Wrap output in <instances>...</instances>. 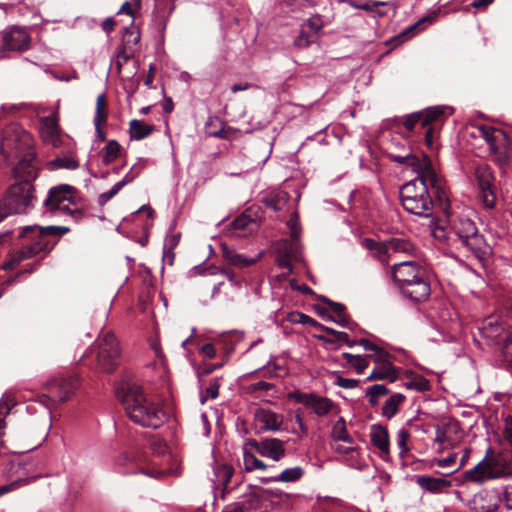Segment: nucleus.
I'll return each instance as SVG.
<instances>
[{"instance_id": "obj_1", "label": "nucleus", "mask_w": 512, "mask_h": 512, "mask_svg": "<svg viewBox=\"0 0 512 512\" xmlns=\"http://www.w3.org/2000/svg\"><path fill=\"white\" fill-rule=\"evenodd\" d=\"M389 159L401 165L409 166L417 175L400 188V200L403 208L410 214L428 218L433 213L431 192L441 198L444 194V182L435 171L428 156L418 157L409 149L404 154L389 153Z\"/></svg>"}, {"instance_id": "obj_2", "label": "nucleus", "mask_w": 512, "mask_h": 512, "mask_svg": "<svg viewBox=\"0 0 512 512\" xmlns=\"http://www.w3.org/2000/svg\"><path fill=\"white\" fill-rule=\"evenodd\" d=\"M432 232L435 238L453 241L458 248L471 253L480 262L486 261L492 253L491 246L475 222L467 216L451 217L445 225H437Z\"/></svg>"}, {"instance_id": "obj_3", "label": "nucleus", "mask_w": 512, "mask_h": 512, "mask_svg": "<svg viewBox=\"0 0 512 512\" xmlns=\"http://www.w3.org/2000/svg\"><path fill=\"white\" fill-rule=\"evenodd\" d=\"M117 396L128 417L136 424L151 429L161 427L168 419L163 407L144 394L137 386L118 389Z\"/></svg>"}, {"instance_id": "obj_4", "label": "nucleus", "mask_w": 512, "mask_h": 512, "mask_svg": "<svg viewBox=\"0 0 512 512\" xmlns=\"http://www.w3.org/2000/svg\"><path fill=\"white\" fill-rule=\"evenodd\" d=\"M69 228L64 226H25L19 232L18 237L28 238L30 244L25 245L16 254L12 255L11 258L2 265L3 270L15 269L23 260L32 258L39 253L50 252L56 242H52L49 237H59L66 234Z\"/></svg>"}, {"instance_id": "obj_5", "label": "nucleus", "mask_w": 512, "mask_h": 512, "mask_svg": "<svg viewBox=\"0 0 512 512\" xmlns=\"http://www.w3.org/2000/svg\"><path fill=\"white\" fill-rule=\"evenodd\" d=\"M3 200L11 214L27 213L36 201L34 186L30 181L16 182L6 190Z\"/></svg>"}, {"instance_id": "obj_6", "label": "nucleus", "mask_w": 512, "mask_h": 512, "mask_svg": "<svg viewBox=\"0 0 512 512\" xmlns=\"http://www.w3.org/2000/svg\"><path fill=\"white\" fill-rule=\"evenodd\" d=\"M96 350L97 367L105 373H112L120 363V350L114 334L108 332L99 338Z\"/></svg>"}, {"instance_id": "obj_7", "label": "nucleus", "mask_w": 512, "mask_h": 512, "mask_svg": "<svg viewBox=\"0 0 512 512\" xmlns=\"http://www.w3.org/2000/svg\"><path fill=\"white\" fill-rule=\"evenodd\" d=\"M477 199L485 209H494L497 201L495 178L490 166L478 165L475 168Z\"/></svg>"}, {"instance_id": "obj_8", "label": "nucleus", "mask_w": 512, "mask_h": 512, "mask_svg": "<svg viewBox=\"0 0 512 512\" xmlns=\"http://www.w3.org/2000/svg\"><path fill=\"white\" fill-rule=\"evenodd\" d=\"M74 187L68 184H60L49 189L47 196L43 202L45 212L51 214L69 215L72 213L71 204H75L73 200Z\"/></svg>"}, {"instance_id": "obj_9", "label": "nucleus", "mask_w": 512, "mask_h": 512, "mask_svg": "<svg viewBox=\"0 0 512 512\" xmlns=\"http://www.w3.org/2000/svg\"><path fill=\"white\" fill-rule=\"evenodd\" d=\"M289 398L311 409L318 417L328 415L335 406L331 399L316 393L293 391L289 393Z\"/></svg>"}, {"instance_id": "obj_10", "label": "nucleus", "mask_w": 512, "mask_h": 512, "mask_svg": "<svg viewBox=\"0 0 512 512\" xmlns=\"http://www.w3.org/2000/svg\"><path fill=\"white\" fill-rule=\"evenodd\" d=\"M31 37L25 27L12 26L2 35L1 51L23 52L29 49Z\"/></svg>"}, {"instance_id": "obj_11", "label": "nucleus", "mask_w": 512, "mask_h": 512, "mask_svg": "<svg viewBox=\"0 0 512 512\" xmlns=\"http://www.w3.org/2000/svg\"><path fill=\"white\" fill-rule=\"evenodd\" d=\"M454 109L450 106H434L423 111L414 112L406 116L404 126L408 130H412L417 123L423 128L428 126L432 121L438 120L443 115H451Z\"/></svg>"}, {"instance_id": "obj_12", "label": "nucleus", "mask_w": 512, "mask_h": 512, "mask_svg": "<svg viewBox=\"0 0 512 512\" xmlns=\"http://www.w3.org/2000/svg\"><path fill=\"white\" fill-rule=\"evenodd\" d=\"M78 387L79 378L77 375L54 379L48 385L49 397L55 402L67 401L75 393Z\"/></svg>"}, {"instance_id": "obj_13", "label": "nucleus", "mask_w": 512, "mask_h": 512, "mask_svg": "<svg viewBox=\"0 0 512 512\" xmlns=\"http://www.w3.org/2000/svg\"><path fill=\"white\" fill-rule=\"evenodd\" d=\"M248 444L261 456L273 461H280L286 455L284 441L278 438H264L261 440H249Z\"/></svg>"}, {"instance_id": "obj_14", "label": "nucleus", "mask_w": 512, "mask_h": 512, "mask_svg": "<svg viewBox=\"0 0 512 512\" xmlns=\"http://www.w3.org/2000/svg\"><path fill=\"white\" fill-rule=\"evenodd\" d=\"M423 273H425L424 270L414 261L405 260L392 266V277L399 288L408 285L409 282L420 277Z\"/></svg>"}, {"instance_id": "obj_15", "label": "nucleus", "mask_w": 512, "mask_h": 512, "mask_svg": "<svg viewBox=\"0 0 512 512\" xmlns=\"http://www.w3.org/2000/svg\"><path fill=\"white\" fill-rule=\"evenodd\" d=\"M400 291L405 298L413 302L426 300L431 292L430 284L425 277V273L415 278L408 285L400 286Z\"/></svg>"}, {"instance_id": "obj_16", "label": "nucleus", "mask_w": 512, "mask_h": 512, "mask_svg": "<svg viewBox=\"0 0 512 512\" xmlns=\"http://www.w3.org/2000/svg\"><path fill=\"white\" fill-rule=\"evenodd\" d=\"M254 418L260 431H279L283 424L281 414L265 408H258Z\"/></svg>"}, {"instance_id": "obj_17", "label": "nucleus", "mask_w": 512, "mask_h": 512, "mask_svg": "<svg viewBox=\"0 0 512 512\" xmlns=\"http://www.w3.org/2000/svg\"><path fill=\"white\" fill-rule=\"evenodd\" d=\"M389 354L386 352V355L382 358L377 359V356H374L373 359L377 363V366L373 369L370 375L367 377V381L371 380H388L393 383L397 380V371L393 364L388 360Z\"/></svg>"}, {"instance_id": "obj_18", "label": "nucleus", "mask_w": 512, "mask_h": 512, "mask_svg": "<svg viewBox=\"0 0 512 512\" xmlns=\"http://www.w3.org/2000/svg\"><path fill=\"white\" fill-rule=\"evenodd\" d=\"M222 255L225 261L236 268L242 269L256 264L263 256V252H259L255 257H248L244 254L236 252L226 244L221 246Z\"/></svg>"}, {"instance_id": "obj_19", "label": "nucleus", "mask_w": 512, "mask_h": 512, "mask_svg": "<svg viewBox=\"0 0 512 512\" xmlns=\"http://www.w3.org/2000/svg\"><path fill=\"white\" fill-rule=\"evenodd\" d=\"M370 440L379 450L382 459L386 460L390 454V442L388 430L381 424H373L370 427Z\"/></svg>"}, {"instance_id": "obj_20", "label": "nucleus", "mask_w": 512, "mask_h": 512, "mask_svg": "<svg viewBox=\"0 0 512 512\" xmlns=\"http://www.w3.org/2000/svg\"><path fill=\"white\" fill-rule=\"evenodd\" d=\"M40 134L44 142L57 146L59 142L58 116L52 113L40 119Z\"/></svg>"}, {"instance_id": "obj_21", "label": "nucleus", "mask_w": 512, "mask_h": 512, "mask_svg": "<svg viewBox=\"0 0 512 512\" xmlns=\"http://www.w3.org/2000/svg\"><path fill=\"white\" fill-rule=\"evenodd\" d=\"M415 482L424 491L438 494L451 486V482L445 478H434L427 475H415Z\"/></svg>"}, {"instance_id": "obj_22", "label": "nucleus", "mask_w": 512, "mask_h": 512, "mask_svg": "<svg viewBox=\"0 0 512 512\" xmlns=\"http://www.w3.org/2000/svg\"><path fill=\"white\" fill-rule=\"evenodd\" d=\"M512 464V431H506L504 437V443L502 445V450L497 455L495 459V465L501 467L502 470L499 472H505L506 476L512 475V470L506 471L508 466Z\"/></svg>"}, {"instance_id": "obj_23", "label": "nucleus", "mask_w": 512, "mask_h": 512, "mask_svg": "<svg viewBox=\"0 0 512 512\" xmlns=\"http://www.w3.org/2000/svg\"><path fill=\"white\" fill-rule=\"evenodd\" d=\"M488 464H484V460L479 462L474 468L466 471V478L470 479L474 482H484L488 479H494V478H500L504 477L506 473L503 472H496L491 473L487 470Z\"/></svg>"}, {"instance_id": "obj_24", "label": "nucleus", "mask_w": 512, "mask_h": 512, "mask_svg": "<svg viewBox=\"0 0 512 512\" xmlns=\"http://www.w3.org/2000/svg\"><path fill=\"white\" fill-rule=\"evenodd\" d=\"M488 464H484V460L479 462L474 468L466 471V478L470 479L474 482H484L488 479H494V478H500L504 477L506 473L503 472H496L491 473L487 470Z\"/></svg>"}, {"instance_id": "obj_25", "label": "nucleus", "mask_w": 512, "mask_h": 512, "mask_svg": "<svg viewBox=\"0 0 512 512\" xmlns=\"http://www.w3.org/2000/svg\"><path fill=\"white\" fill-rule=\"evenodd\" d=\"M488 464H484V460L479 462L474 468L466 471V478L470 479L474 482H484L488 479H494V478H500L504 477L506 473L503 472H496L491 473L487 470Z\"/></svg>"}, {"instance_id": "obj_26", "label": "nucleus", "mask_w": 512, "mask_h": 512, "mask_svg": "<svg viewBox=\"0 0 512 512\" xmlns=\"http://www.w3.org/2000/svg\"><path fill=\"white\" fill-rule=\"evenodd\" d=\"M331 22L332 19L328 16L314 14L303 23L302 28L317 40L321 30Z\"/></svg>"}, {"instance_id": "obj_27", "label": "nucleus", "mask_w": 512, "mask_h": 512, "mask_svg": "<svg viewBox=\"0 0 512 512\" xmlns=\"http://www.w3.org/2000/svg\"><path fill=\"white\" fill-rule=\"evenodd\" d=\"M289 200V195L287 192L282 190H275L269 192L262 198V203L272 209L273 211H282Z\"/></svg>"}, {"instance_id": "obj_28", "label": "nucleus", "mask_w": 512, "mask_h": 512, "mask_svg": "<svg viewBox=\"0 0 512 512\" xmlns=\"http://www.w3.org/2000/svg\"><path fill=\"white\" fill-rule=\"evenodd\" d=\"M405 400L406 396L402 393L392 394L385 401L381 410V415L388 420L392 419L399 412V406L403 404Z\"/></svg>"}, {"instance_id": "obj_29", "label": "nucleus", "mask_w": 512, "mask_h": 512, "mask_svg": "<svg viewBox=\"0 0 512 512\" xmlns=\"http://www.w3.org/2000/svg\"><path fill=\"white\" fill-rule=\"evenodd\" d=\"M15 173L24 178L23 181H32L37 178L38 171L32 158H24L14 168Z\"/></svg>"}, {"instance_id": "obj_30", "label": "nucleus", "mask_w": 512, "mask_h": 512, "mask_svg": "<svg viewBox=\"0 0 512 512\" xmlns=\"http://www.w3.org/2000/svg\"><path fill=\"white\" fill-rule=\"evenodd\" d=\"M154 131V125L146 124L142 120L133 119L129 124V133L132 140H142Z\"/></svg>"}, {"instance_id": "obj_31", "label": "nucleus", "mask_w": 512, "mask_h": 512, "mask_svg": "<svg viewBox=\"0 0 512 512\" xmlns=\"http://www.w3.org/2000/svg\"><path fill=\"white\" fill-rule=\"evenodd\" d=\"M385 257L390 258L394 253H410L413 250L412 244L400 238H392L385 243Z\"/></svg>"}, {"instance_id": "obj_32", "label": "nucleus", "mask_w": 512, "mask_h": 512, "mask_svg": "<svg viewBox=\"0 0 512 512\" xmlns=\"http://www.w3.org/2000/svg\"><path fill=\"white\" fill-rule=\"evenodd\" d=\"M408 380L403 383V386L409 390L417 392H425L430 389L429 381L422 375L416 374L413 371L407 372Z\"/></svg>"}, {"instance_id": "obj_33", "label": "nucleus", "mask_w": 512, "mask_h": 512, "mask_svg": "<svg viewBox=\"0 0 512 512\" xmlns=\"http://www.w3.org/2000/svg\"><path fill=\"white\" fill-rule=\"evenodd\" d=\"M480 331L484 337L494 339L502 334L503 327L496 317L490 316L483 320Z\"/></svg>"}, {"instance_id": "obj_34", "label": "nucleus", "mask_w": 512, "mask_h": 512, "mask_svg": "<svg viewBox=\"0 0 512 512\" xmlns=\"http://www.w3.org/2000/svg\"><path fill=\"white\" fill-rule=\"evenodd\" d=\"M48 167L52 171L59 169L75 170L79 167V162L72 155H63L51 160Z\"/></svg>"}, {"instance_id": "obj_35", "label": "nucleus", "mask_w": 512, "mask_h": 512, "mask_svg": "<svg viewBox=\"0 0 512 512\" xmlns=\"http://www.w3.org/2000/svg\"><path fill=\"white\" fill-rule=\"evenodd\" d=\"M488 494L487 493H478L476 494L471 502V509L474 512H495L497 510L496 503H488Z\"/></svg>"}, {"instance_id": "obj_36", "label": "nucleus", "mask_w": 512, "mask_h": 512, "mask_svg": "<svg viewBox=\"0 0 512 512\" xmlns=\"http://www.w3.org/2000/svg\"><path fill=\"white\" fill-rule=\"evenodd\" d=\"M331 437L335 441H342L345 443L353 444V438L348 434L346 422L343 417H340L332 427Z\"/></svg>"}, {"instance_id": "obj_37", "label": "nucleus", "mask_w": 512, "mask_h": 512, "mask_svg": "<svg viewBox=\"0 0 512 512\" xmlns=\"http://www.w3.org/2000/svg\"><path fill=\"white\" fill-rule=\"evenodd\" d=\"M121 146L116 140H109L102 149V162L108 166L114 162L120 154Z\"/></svg>"}, {"instance_id": "obj_38", "label": "nucleus", "mask_w": 512, "mask_h": 512, "mask_svg": "<svg viewBox=\"0 0 512 512\" xmlns=\"http://www.w3.org/2000/svg\"><path fill=\"white\" fill-rule=\"evenodd\" d=\"M479 136L482 137L486 143L490 146L491 150H497V141L499 136H504L501 130L494 129L488 126H479Z\"/></svg>"}, {"instance_id": "obj_39", "label": "nucleus", "mask_w": 512, "mask_h": 512, "mask_svg": "<svg viewBox=\"0 0 512 512\" xmlns=\"http://www.w3.org/2000/svg\"><path fill=\"white\" fill-rule=\"evenodd\" d=\"M389 389L383 384H375L367 388L365 396L371 406H376L382 396L389 394Z\"/></svg>"}, {"instance_id": "obj_40", "label": "nucleus", "mask_w": 512, "mask_h": 512, "mask_svg": "<svg viewBox=\"0 0 512 512\" xmlns=\"http://www.w3.org/2000/svg\"><path fill=\"white\" fill-rule=\"evenodd\" d=\"M304 475V470L300 466L284 469L281 473L277 474L278 482L292 483L301 479Z\"/></svg>"}, {"instance_id": "obj_41", "label": "nucleus", "mask_w": 512, "mask_h": 512, "mask_svg": "<svg viewBox=\"0 0 512 512\" xmlns=\"http://www.w3.org/2000/svg\"><path fill=\"white\" fill-rule=\"evenodd\" d=\"M343 359L347 361V363L352 366L358 374L364 373L365 369L368 367L369 363L367 357H363L360 355H354L351 353H343Z\"/></svg>"}, {"instance_id": "obj_42", "label": "nucleus", "mask_w": 512, "mask_h": 512, "mask_svg": "<svg viewBox=\"0 0 512 512\" xmlns=\"http://www.w3.org/2000/svg\"><path fill=\"white\" fill-rule=\"evenodd\" d=\"M145 167L146 160L139 159L119 182L122 184L123 187L132 183L140 175V173L143 171Z\"/></svg>"}, {"instance_id": "obj_43", "label": "nucleus", "mask_w": 512, "mask_h": 512, "mask_svg": "<svg viewBox=\"0 0 512 512\" xmlns=\"http://www.w3.org/2000/svg\"><path fill=\"white\" fill-rule=\"evenodd\" d=\"M243 462L246 471H253L255 469L266 470L268 466L260 459H258L252 452L244 450Z\"/></svg>"}, {"instance_id": "obj_44", "label": "nucleus", "mask_w": 512, "mask_h": 512, "mask_svg": "<svg viewBox=\"0 0 512 512\" xmlns=\"http://www.w3.org/2000/svg\"><path fill=\"white\" fill-rule=\"evenodd\" d=\"M38 264H39V261H35L34 263H28L25 265V268L22 271H20L18 274H16L15 276L9 277L7 280L2 282L1 286H0V298L2 297V295L5 293L6 289L9 286L16 283V281L20 275H22L24 273L31 274L32 272L35 271Z\"/></svg>"}, {"instance_id": "obj_45", "label": "nucleus", "mask_w": 512, "mask_h": 512, "mask_svg": "<svg viewBox=\"0 0 512 512\" xmlns=\"http://www.w3.org/2000/svg\"><path fill=\"white\" fill-rule=\"evenodd\" d=\"M105 105H106L105 95L104 94L98 95L97 101H96V111H95V116H94L95 130L98 133H100L101 123L106 121V114L104 112Z\"/></svg>"}, {"instance_id": "obj_46", "label": "nucleus", "mask_w": 512, "mask_h": 512, "mask_svg": "<svg viewBox=\"0 0 512 512\" xmlns=\"http://www.w3.org/2000/svg\"><path fill=\"white\" fill-rule=\"evenodd\" d=\"M133 52L128 51L125 45H120L117 47L116 56L112 60V64L115 66L117 72L119 73L123 67V65L130 60Z\"/></svg>"}, {"instance_id": "obj_47", "label": "nucleus", "mask_w": 512, "mask_h": 512, "mask_svg": "<svg viewBox=\"0 0 512 512\" xmlns=\"http://www.w3.org/2000/svg\"><path fill=\"white\" fill-rule=\"evenodd\" d=\"M140 41V32L135 27H125V31L122 37V45L129 50H131L132 46H135Z\"/></svg>"}, {"instance_id": "obj_48", "label": "nucleus", "mask_w": 512, "mask_h": 512, "mask_svg": "<svg viewBox=\"0 0 512 512\" xmlns=\"http://www.w3.org/2000/svg\"><path fill=\"white\" fill-rule=\"evenodd\" d=\"M361 246L369 251H375L378 258L383 261L385 258V243H379L372 238H364L361 241Z\"/></svg>"}, {"instance_id": "obj_49", "label": "nucleus", "mask_w": 512, "mask_h": 512, "mask_svg": "<svg viewBox=\"0 0 512 512\" xmlns=\"http://www.w3.org/2000/svg\"><path fill=\"white\" fill-rule=\"evenodd\" d=\"M39 477H40V475H35L31 478H19L9 484L0 486V497H2L3 495H5L11 491H14L15 489H17L19 487L27 485L28 483H30L31 481H33Z\"/></svg>"}, {"instance_id": "obj_50", "label": "nucleus", "mask_w": 512, "mask_h": 512, "mask_svg": "<svg viewBox=\"0 0 512 512\" xmlns=\"http://www.w3.org/2000/svg\"><path fill=\"white\" fill-rule=\"evenodd\" d=\"M210 274L211 275H214V274H222L224 275L228 281L230 282V284L236 288H241L242 287V280L238 277H236L235 273L230 270V269H227V268H221V269H218L216 267H211L210 269Z\"/></svg>"}, {"instance_id": "obj_51", "label": "nucleus", "mask_w": 512, "mask_h": 512, "mask_svg": "<svg viewBox=\"0 0 512 512\" xmlns=\"http://www.w3.org/2000/svg\"><path fill=\"white\" fill-rule=\"evenodd\" d=\"M180 240V234H170L167 235L164 244H163V254L164 257L169 256L171 260L174 257L173 249L178 245Z\"/></svg>"}, {"instance_id": "obj_52", "label": "nucleus", "mask_w": 512, "mask_h": 512, "mask_svg": "<svg viewBox=\"0 0 512 512\" xmlns=\"http://www.w3.org/2000/svg\"><path fill=\"white\" fill-rule=\"evenodd\" d=\"M435 19V15H429V16H425L421 19H419L415 24H413L412 26H410L409 28H407L402 34L401 36H413L415 34V30H422L424 27L423 25L425 23H428V24H431Z\"/></svg>"}, {"instance_id": "obj_53", "label": "nucleus", "mask_w": 512, "mask_h": 512, "mask_svg": "<svg viewBox=\"0 0 512 512\" xmlns=\"http://www.w3.org/2000/svg\"><path fill=\"white\" fill-rule=\"evenodd\" d=\"M122 188V184L118 181L110 190L103 192L98 196V204L101 206L105 205L109 200L116 196Z\"/></svg>"}, {"instance_id": "obj_54", "label": "nucleus", "mask_w": 512, "mask_h": 512, "mask_svg": "<svg viewBox=\"0 0 512 512\" xmlns=\"http://www.w3.org/2000/svg\"><path fill=\"white\" fill-rule=\"evenodd\" d=\"M409 437H410V433L408 432V430H406L404 428H401L400 430H398L396 442H397V446L400 450L401 455L407 453L409 450L408 445H407V441H408Z\"/></svg>"}, {"instance_id": "obj_55", "label": "nucleus", "mask_w": 512, "mask_h": 512, "mask_svg": "<svg viewBox=\"0 0 512 512\" xmlns=\"http://www.w3.org/2000/svg\"><path fill=\"white\" fill-rule=\"evenodd\" d=\"M326 331L329 334L333 335L338 342L345 343L349 348H352L355 345H357V341L350 340L348 333L344 331H337L333 328H326Z\"/></svg>"}, {"instance_id": "obj_56", "label": "nucleus", "mask_w": 512, "mask_h": 512, "mask_svg": "<svg viewBox=\"0 0 512 512\" xmlns=\"http://www.w3.org/2000/svg\"><path fill=\"white\" fill-rule=\"evenodd\" d=\"M289 320L292 323H298V324H302V325H309V326L317 325V322L312 317H310L309 315H306L304 313H301V312L292 313L289 316Z\"/></svg>"}, {"instance_id": "obj_57", "label": "nucleus", "mask_w": 512, "mask_h": 512, "mask_svg": "<svg viewBox=\"0 0 512 512\" xmlns=\"http://www.w3.org/2000/svg\"><path fill=\"white\" fill-rule=\"evenodd\" d=\"M219 383L216 379L212 380L208 387L205 390V394L201 395V403L204 404L207 401V398L215 399L219 394Z\"/></svg>"}, {"instance_id": "obj_58", "label": "nucleus", "mask_w": 512, "mask_h": 512, "mask_svg": "<svg viewBox=\"0 0 512 512\" xmlns=\"http://www.w3.org/2000/svg\"><path fill=\"white\" fill-rule=\"evenodd\" d=\"M314 41H316V39L314 37H312V35H310L306 30H304L303 28H301V32L300 34L296 37L295 41H294V44L295 46H297L298 48H306L308 47L311 43H313Z\"/></svg>"}, {"instance_id": "obj_59", "label": "nucleus", "mask_w": 512, "mask_h": 512, "mask_svg": "<svg viewBox=\"0 0 512 512\" xmlns=\"http://www.w3.org/2000/svg\"><path fill=\"white\" fill-rule=\"evenodd\" d=\"M294 248L291 246L289 251H285L283 254H280L277 258V264L280 268L288 269L289 272H292V264L291 257L293 255Z\"/></svg>"}, {"instance_id": "obj_60", "label": "nucleus", "mask_w": 512, "mask_h": 512, "mask_svg": "<svg viewBox=\"0 0 512 512\" xmlns=\"http://www.w3.org/2000/svg\"><path fill=\"white\" fill-rule=\"evenodd\" d=\"M357 345H361L366 351H373L375 353L374 356H377V359L380 360L383 356L386 355V352L379 348L377 345L371 343L368 339L362 338L357 341Z\"/></svg>"}, {"instance_id": "obj_61", "label": "nucleus", "mask_w": 512, "mask_h": 512, "mask_svg": "<svg viewBox=\"0 0 512 512\" xmlns=\"http://www.w3.org/2000/svg\"><path fill=\"white\" fill-rule=\"evenodd\" d=\"M287 226L290 229V235L293 240H298L301 233V228L298 221V216L296 213H294L291 218L287 222Z\"/></svg>"}, {"instance_id": "obj_62", "label": "nucleus", "mask_w": 512, "mask_h": 512, "mask_svg": "<svg viewBox=\"0 0 512 512\" xmlns=\"http://www.w3.org/2000/svg\"><path fill=\"white\" fill-rule=\"evenodd\" d=\"M216 474L219 481H221L222 484L227 486L232 478L233 470L230 466L222 465L218 467Z\"/></svg>"}, {"instance_id": "obj_63", "label": "nucleus", "mask_w": 512, "mask_h": 512, "mask_svg": "<svg viewBox=\"0 0 512 512\" xmlns=\"http://www.w3.org/2000/svg\"><path fill=\"white\" fill-rule=\"evenodd\" d=\"M335 384L344 389H353L358 386L359 380L354 378H345L342 376H337Z\"/></svg>"}, {"instance_id": "obj_64", "label": "nucleus", "mask_w": 512, "mask_h": 512, "mask_svg": "<svg viewBox=\"0 0 512 512\" xmlns=\"http://www.w3.org/2000/svg\"><path fill=\"white\" fill-rule=\"evenodd\" d=\"M320 299L322 302H325L329 305L335 316H341L345 313V306L343 304L334 302L325 296H321Z\"/></svg>"}]
</instances>
